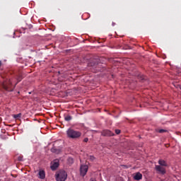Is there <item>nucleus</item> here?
<instances>
[{"label":"nucleus","instance_id":"f257e3e1","mask_svg":"<svg viewBox=\"0 0 181 181\" xmlns=\"http://www.w3.org/2000/svg\"><path fill=\"white\" fill-rule=\"evenodd\" d=\"M66 136L69 139H79L81 136V132L74 130V129H68L66 131Z\"/></svg>","mask_w":181,"mask_h":181},{"label":"nucleus","instance_id":"f03ea898","mask_svg":"<svg viewBox=\"0 0 181 181\" xmlns=\"http://www.w3.org/2000/svg\"><path fill=\"white\" fill-rule=\"evenodd\" d=\"M57 181H66L67 179V173L64 170H59L55 175Z\"/></svg>","mask_w":181,"mask_h":181},{"label":"nucleus","instance_id":"7ed1b4c3","mask_svg":"<svg viewBox=\"0 0 181 181\" xmlns=\"http://www.w3.org/2000/svg\"><path fill=\"white\" fill-rule=\"evenodd\" d=\"M3 88L6 91H13V90H15V86L12 85V81H11V79L3 83Z\"/></svg>","mask_w":181,"mask_h":181},{"label":"nucleus","instance_id":"20e7f679","mask_svg":"<svg viewBox=\"0 0 181 181\" xmlns=\"http://www.w3.org/2000/svg\"><path fill=\"white\" fill-rule=\"evenodd\" d=\"M99 63H100V59H92L88 64V67H97Z\"/></svg>","mask_w":181,"mask_h":181},{"label":"nucleus","instance_id":"39448f33","mask_svg":"<svg viewBox=\"0 0 181 181\" xmlns=\"http://www.w3.org/2000/svg\"><path fill=\"white\" fill-rule=\"evenodd\" d=\"M81 176L84 177L85 175H87V172H88V165H81L80 168Z\"/></svg>","mask_w":181,"mask_h":181},{"label":"nucleus","instance_id":"423d86ee","mask_svg":"<svg viewBox=\"0 0 181 181\" xmlns=\"http://www.w3.org/2000/svg\"><path fill=\"white\" fill-rule=\"evenodd\" d=\"M101 135H103V136H114V133L108 129H105L102 131Z\"/></svg>","mask_w":181,"mask_h":181},{"label":"nucleus","instance_id":"0eeeda50","mask_svg":"<svg viewBox=\"0 0 181 181\" xmlns=\"http://www.w3.org/2000/svg\"><path fill=\"white\" fill-rule=\"evenodd\" d=\"M60 164L59 163V160H54L52 162V165L50 166V168L52 170H56V169H57V168H59V165Z\"/></svg>","mask_w":181,"mask_h":181},{"label":"nucleus","instance_id":"6e6552de","mask_svg":"<svg viewBox=\"0 0 181 181\" xmlns=\"http://www.w3.org/2000/svg\"><path fill=\"white\" fill-rule=\"evenodd\" d=\"M38 177L39 179L43 180L46 177V173L44 171V170H39L38 172Z\"/></svg>","mask_w":181,"mask_h":181},{"label":"nucleus","instance_id":"1a4fd4ad","mask_svg":"<svg viewBox=\"0 0 181 181\" xmlns=\"http://www.w3.org/2000/svg\"><path fill=\"white\" fill-rule=\"evenodd\" d=\"M156 170H157V172H160V173H162L163 175H165V173H166L165 168L161 167L160 165H156Z\"/></svg>","mask_w":181,"mask_h":181},{"label":"nucleus","instance_id":"9d476101","mask_svg":"<svg viewBox=\"0 0 181 181\" xmlns=\"http://www.w3.org/2000/svg\"><path fill=\"white\" fill-rule=\"evenodd\" d=\"M134 180H141L142 179V174L139 172L136 173L135 175L134 176Z\"/></svg>","mask_w":181,"mask_h":181},{"label":"nucleus","instance_id":"9b49d317","mask_svg":"<svg viewBox=\"0 0 181 181\" xmlns=\"http://www.w3.org/2000/svg\"><path fill=\"white\" fill-rule=\"evenodd\" d=\"M158 163L160 166H168V163H166V161H165V160H159Z\"/></svg>","mask_w":181,"mask_h":181},{"label":"nucleus","instance_id":"f8f14e48","mask_svg":"<svg viewBox=\"0 0 181 181\" xmlns=\"http://www.w3.org/2000/svg\"><path fill=\"white\" fill-rule=\"evenodd\" d=\"M65 121H71L73 117L70 115H64Z\"/></svg>","mask_w":181,"mask_h":181},{"label":"nucleus","instance_id":"ddd939ff","mask_svg":"<svg viewBox=\"0 0 181 181\" xmlns=\"http://www.w3.org/2000/svg\"><path fill=\"white\" fill-rule=\"evenodd\" d=\"M13 118H15V119H19V118H21V117H22V113L13 115Z\"/></svg>","mask_w":181,"mask_h":181},{"label":"nucleus","instance_id":"4468645a","mask_svg":"<svg viewBox=\"0 0 181 181\" xmlns=\"http://www.w3.org/2000/svg\"><path fill=\"white\" fill-rule=\"evenodd\" d=\"M67 160L69 165H73V163H74V160L71 157H69Z\"/></svg>","mask_w":181,"mask_h":181},{"label":"nucleus","instance_id":"2eb2a0df","mask_svg":"<svg viewBox=\"0 0 181 181\" xmlns=\"http://www.w3.org/2000/svg\"><path fill=\"white\" fill-rule=\"evenodd\" d=\"M16 80H17V83H16L15 86H16L18 83H20V81H22V76L19 75L18 76H17Z\"/></svg>","mask_w":181,"mask_h":181},{"label":"nucleus","instance_id":"dca6fc26","mask_svg":"<svg viewBox=\"0 0 181 181\" xmlns=\"http://www.w3.org/2000/svg\"><path fill=\"white\" fill-rule=\"evenodd\" d=\"M158 132H159V134H163L164 132H168V130L163 129H160L158 130Z\"/></svg>","mask_w":181,"mask_h":181},{"label":"nucleus","instance_id":"f3484780","mask_svg":"<svg viewBox=\"0 0 181 181\" xmlns=\"http://www.w3.org/2000/svg\"><path fill=\"white\" fill-rule=\"evenodd\" d=\"M115 134H117V135H119V134H121V130L115 129Z\"/></svg>","mask_w":181,"mask_h":181},{"label":"nucleus","instance_id":"a211bd4d","mask_svg":"<svg viewBox=\"0 0 181 181\" xmlns=\"http://www.w3.org/2000/svg\"><path fill=\"white\" fill-rule=\"evenodd\" d=\"M18 160H19L20 162H22V160H23V156H18Z\"/></svg>","mask_w":181,"mask_h":181},{"label":"nucleus","instance_id":"6ab92c4d","mask_svg":"<svg viewBox=\"0 0 181 181\" xmlns=\"http://www.w3.org/2000/svg\"><path fill=\"white\" fill-rule=\"evenodd\" d=\"M90 160H94L95 158L93 156H90Z\"/></svg>","mask_w":181,"mask_h":181},{"label":"nucleus","instance_id":"aec40b11","mask_svg":"<svg viewBox=\"0 0 181 181\" xmlns=\"http://www.w3.org/2000/svg\"><path fill=\"white\" fill-rule=\"evenodd\" d=\"M83 142H88V138H85L83 139Z\"/></svg>","mask_w":181,"mask_h":181},{"label":"nucleus","instance_id":"412c9836","mask_svg":"<svg viewBox=\"0 0 181 181\" xmlns=\"http://www.w3.org/2000/svg\"><path fill=\"white\" fill-rule=\"evenodd\" d=\"M90 181H97V180H96V179H94V178H90Z\"/></svg>","mask_w":181,"mask_h":181},{"label":"nucleus","instance_id":"4be33fe9","mask_svg":"<svg viewBox=\"0 0 181 181\" xmlns=\"http://www.w3.org/2000/svg\"><path fill=\"white\" fill-rule=\"evenodd\" d=\"M122 166H123V168H128V166H127V165H122Z\"/></svg>","mask_w":181,"mask_h":181},{"label":"nucleus","instance_id":"5701e85b","mask_svg":"<svg viewBox=\"0 0 181 181\" xmlns=\"http://www.w3.org/2000/svg\"><path fill=\"white\" fill-rule=\"evenodd\" d=\"M2 66V62L0 61V67Z\"/></svg>","mask_w":181,"mask_h":181},{"label":"nucleus","instance_id":"b1692460","mask_svg":"<svg viewBox=\"0 0 181 181\" xmlns=\"http://www.w3.org/2000/svg\"><path fill=\"white\" fill-rule=\"evenodd\" d=\"M112 26H115V23H112Z\"/></svg>","mask_w":181,"mask_h":181}]
</instances>
